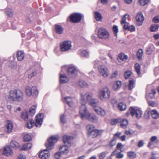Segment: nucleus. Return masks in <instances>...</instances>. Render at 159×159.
<instances>
[{"instance_id":"nucleus-1","label":"nucleus","mask_w":159,"mask_h":159,"mask_svg":"<svg viewBox=\"0 0 159 159\" xmlns=\"http://www.w3.org/2000/svg\"><path fill=\"white\" fill-rule=\"evenodd\" d=\"M80 114L81 118L82 119H88L89 121L93 123H97L98 122V117L93 114L89 113L87 111V108L86 106L83 105L80 107Z\"/></svg>"},{"instance_id":"nucleus-2","label":"nucleus","mask_w":159,"mask_h":159,"mask_svg":"<svg viewBox=\"0 0 159 159\" xmlns=\"http://www.w3.org/2000/svg\"><path fill=\"white\" fill-rule=\"evenodd\" d=\"M87 101H88L90 105L94 107H97L99 101L97 99L93 98L92 94L90 93H87L84 95H81L80 103L82 107L83 105L85 106Z\"/></svg>"},{"instance_id":"nucleus-3","label":"nucleus","mask_w":159,"mask_h":159,"mask_svg":"<svg viewBox=\"0 0 159 159\" xmlns=\"http://www.w3.org/2000/svg\"><path fill=\"white\" fill-rule=\"evenodd\" d=\"M24 95L23 92L20 90H11L10 92L9 98L12 101L22 102L24 100Z\"/></svg>"},{"instance_id":"nucleus-4","label":"nucleus","mask_w":159,"mask_h":159,"mask_svg":"<svg viewBox=\"0 0 159 159\" xmlns=\"http://www.w3.org/2000/svg\"><path fill=\"white\" fill-rule=\"evenodd\" d=\"M110 94V89L106 87L100 91L98 95L101 100L105 101L109 99Z\"/></svg>"},{"instance_id":"nucleus-5","label":"nucleus","mask_w":159,"mask_h":159,"mask_svg":"<svg viewBox=\"0 0 159 159\" xmlns=\"http://www.w3.org/2000/svg\"><path fill=\"white\" fill-rule=\"evenodd\" d=\"M98 36L100 39H109L110 34L106 28L102 27L98 29Z\"/></svg>"},{"instance_id":"nucleus-6","label":"nucleus","mask_w":159,"mask_h":159,"mask_svg":"<svg viewBox=\"0 0 159 159\" xmlns=\"http://www.w3.org/2000/svg\"><path fill=\"white\" fill-rule=\"evenodd\" d=\"M58 136H53L50 137L48 139V142L46 143V146L47 149L51 150L54 148V144L58 140Z\"/></svg>"},{"instance_id":"nucleus-7","label":"nucleus","mask_w":159,"mask_h":159,"mask_svg":"<svg viewBox=\"0 0 159 159\" xmlns=\"http://www.w3.org/2000/svg\"><path fill=\"white\" fill-rule=\"evenodd\" d=\"M129 111L131 115L132 116H135L138 119L142 117L143 112L140 109L131 107L130 108Z\"/></svg>"},{"instance_id":"nucleus-8","label":"nucleus","mask_w":159,"mask_h":159,"mask_svg":"<svg viewBox=\"0 0 159 159\" xmlns=\"http://www.w3.org/2000/svg\"><path fill=\"white\" fill-rule=\"evenodd\" d=\"M72 47L71 42L69 41H65L60 45V49L62 52H66L71 49Z\"/></svg>"},{"instance_id":"nucleus-9","label":"nucleus","mask_w":159,"mask_h":159,"mask_svg":"<svg viewBox=\"0 0 159 159\" xmlns=\"http://www.w3.org/2000/svg\"><path fill=\"white\" fill-rule=\"evenodd\" d=\"M81 15L79 13H74L71 14L70 16V20L74 23L79 22L82 19Z\"/></svg>"},{"instance_id":"nucleus-10","label":"nucleus","mask_w":159,"mask_h":159,"mask_svg":"<svg viewBox=\"0 0 159 159\" xmlns=\"http://www.w3.org/2000/svg\"><path fill=\"white\" fill-rule=\"evenodd\" d=\"M59 150L61 152H57L54 154V157L56 159H59L61 157V154H66L69 152L68 148L66 146L60 147Z\"/></svg>"},{"instance_id":"nucleus-11","label":"nucleus","mask_w":159,"mask_h":159,"mask_svg":"<svg viewBox=\"0 0 159 159\" xmlns=\"http://www.w3.org/2000/svg\"><path fill=\"white\" fill-rule=\"evenodd\" d=\"M98 70L100 75L104 78L106 77L109 75V70L103 66L100 65L98 67Z\"/></svg>"},{"instance_id":"nucleus-12","label":"nucleus","mask_w":159,"mask_h":159,"mask_svg":"<svg viewBox=\"0 0 159 159\" xmlns=\"http://www.w3.org/2000/svg\"><path fill=\"white\" fill-rule=\"evenodd\" d=\"M66 66H64L62 67V70L60 73V83L62 84L66 83L68 81V79L65 75L62 74L63 70L65 69Z\"/></svg>"},{"instance_id":"nucleus-13","label":"nucleus","mask_w":159,"mask_h":159,"mask_svg":"<svg viewBox=\"0 0 159 159\" xmlns=\"http://www.w3.org/2000/svg\"><path fill=\"white\" fill-rule=\"evenodd\" d=\"M43 117V113H39L35 117V126L36 127H39L41 125Z\"/></svg>"},{"instance_id":"nucleus-14","label":"nucleus","mask_w":159,"mask_h":159,"mask_svg":"<svg viewBox=\"0 0 159 159\" xmlns=\"http://www.w3.org/2000/svg\"><path fill=\"white\" fill-rule=\"evenodd\" d=\"M3 153L6 156L10 157L13 155L14 152L10 146H7L4 148Z\"/></svg>"},{"instance_id":"nucleus-15","label":"nucleus","mask_w":159,"mask_h":159,"mask_svg":"<svg viewBox=\"0 0 159 159\" xmlns=\"http://www.w3.org/2000/svg\"><path fill=\"white\" fill-rule=\"evenodd\" d=\"M136 19L137 25L139 26L141 25L144 19L143 13L141 12L138 13L136 16Z\"/></svg>"},{"instance_id":"nucleus-16","label":"nucleus","mask_w":159,"mask_h":159,"mask_svg":"<svg viewBox=\"0 0 159 159\" xmlns=\"http://www.w3.org/2000/svg\"><path fill=\"white\" fill-rule=\"evenodd\" d=\"M13 127V123L11 121H7L5 125L6 132L8 134L11 133Z\"/></svg>"},{"instance_id":"nucleus-17","label":"nucleus","mask_w":159,"mask_h":159,"mask_svg":"<svg viewBox=\"0 0 159 159\" xmlns=\"http://www.w3.org/2000/svg\"><path fill=\"white\" fill-rule=\"evenodd\" d=\"M50 156L49 152L46 149L44 150L39 154V157L42 159H46L48 158Z\"/></svg>"},{"instance_id":"nucleus-18","label":"nucleus","mask_w":159,"mask_h":159,"mask_svg":"<svg viewBox=\"0 0 159 159\" xmlns=\"http://www.w3.org/2000/svg\"><path fill=\"white\" fill-rule=\"evenodd\" d=\"M66 71L68 75L72 77L75 76L77 72L76 70L73 67L68 68Z\"/></svg>"},{"instance_id":"nucleus-19","label":"nucleus","mask_w":159,"mask_h":159,"mask_svg":"<svg viewBox=\"0 0 159 159\" xmlns=\"http://www.w3.org/2000/svg\"><path fill=\"white\" fill-rule=\"evenodd\" d=\"M73 139V137L64 135L63 137V141L64 143H67L68 146H70V141Z\"/></svg>"},{"instance_id":"nucleus-20","label":"nucleus","mask_w":159,"mask_h":159,"mask_svg":"<svg viewBox=\"0 0 159 159\" xmlns=\"http://www.w3.org/2000/svg\"><path fill=\"white\" fill-rule=\"evenodd\" d=\"M55 30L56 33L57 34H62L63 33L64 28L61 25H55Z\"/></svg>"},{"instance_id":"nucleus-21","label":"nucleus","mask_w":159,"mask_h":159,"mask_svg":"<svg viewBox=\"0 0 159 159\" xmlns=\"http://www.w3.org/2000/svg\"><path fill=\"white\" fill-rule=\"evenodd\" d=\"M78 54L82 57H87L89 56V52L86 50L80 49L78 52Z\"/></svg>"},{"instance_id":"nucleus-22","label":"nucleus","mask_w":159,"mask_h":159,"mask_svg":"<svg viewBox=\"0 0 159 159\" xmlns=\"http://www.w3.org/2000/svg\"><path fill=\"white\" fill-rule=\"evenodd\" d=\"M95 111L98 114L103 116L105 115V111L104 110L99 107H97L94 108Z\"/></svg>"},{"instance_id":"nucleus-23","label":"nucleus","mask_w":159,"mask_h":159,"mask_svg":"<svg viewBox=\"0 0 159 159\" xmlns=\"http://www.w3.org/2000/svg\"><path fill=\"white\" fill-rule=\"evenodd\" d=\"M94 16L96 20L97 21H102V17L101 14L98 11H95L94 13Z\"/></svg>"},{"instance_id":"nucleus-24","label":"nucleus","mask_w":159,"mask_h":159,"mask_svg":"<svg viewBox=\"0 0 159 159\" xmlns=\"http://www.w3.org/2000/svg\"><path fill=\"white\" fill-rule=\"evenodd\" d=\"M16 57L18 61H22L25 57L24 52L21 51H18L17 52Z\"/></svg>"},{"instance_id":"nucleus-25","label":"nucleus","mask_w":159,"mask_h":159,"mask_svg":"<svg viewBox=\"0 0 159 159\" xmlns=\"http://www.w3.org/2000/svg\"><path fill=\"white\" fill-rule=\"evenodd\" d=\"M127 58L128 57L126 55L121 53L119 55L118 60L119 62H121L122 61H125Z\"/></svg>"},{"instance_id":"nucleus-26","label":"nucleus","mask_w":159,"mask_h":159,"mask_svg":"<svg viewBox=\"0 0 159 159\" xmlns=\"http://www.w3.org/2000/svg\"><path fill=\"white\" fill-rule=\"evenodd\" d=\"M116 155V158L118 159L122 158L124 157V154L120 153V152H117V150H116L114 151L111 153V155L114 156Z\"/></svg>"},{"instance_id":"nucleus-27","label":"nucleus","mask_w":159,"mask_h":159,"mask_svg":"<svg viewBox=\"0 0 159 159\" xmlns=\"http://www.w3.org/2000/svg\"><path fill=\"white\" fill-rule=\"evenodd\" d=\"M121 85V83L120 81H117L116 83L113 85V89L114 90L117 91L120 88Z\"/></svg>"},{"instance_id":"nucleus-28","label":"nucleus","mask_w":159,"mask_h":159,"mask_svg":"<svg viewBox=\"0 0 159 159\" xmlns=\"http://www.w3.org/2000/svg\"><path fill=\"white\" fill-rule=\"evenodd\" d=\"M32 144L30 143H26L21 148V150H30L31 148Z\"/></svg>"},{"instance_id":"nucleus-29","label":"nucleus","mask_w":159,"mask_h":159,"mask_svg":"<svg viewBox=\"0 0 159 159\" xmlns=\"http://www.w3.org/2000/svg\"><path fill=\"white\" fill-rule=\"evenodd\" d=\"M118 109L120 111H124L127 108L126 104L123 102H120L118 105Z\"/></svg>"},{"instance_id":"nucleus-30","label":"nucleus","mask_w":159,"mask_h":159,"mask_svg":"<svg viewBox=\"0 0 159 159\" xmlns=\"http://www.w3.org/2000/svg\"><path fill=\"white\" fill-rule=\"evenodd\" d=\"M31 92L32 93L31 95L34 97H37L39 93V91L36 87L34 86L32 87Z\"/></svg>"},{"instance_id":"nucleus-31","label":"nucleus","mask_w":159,"mask_h":159,"mask_svg":"<svg viewBox=\"0 0 159 159\" xmlns=\"http://www.w3.org/2000/svg\"><path fill=\"white\" fill-rule=\"evenodd\" d=\"M120 122V126L123 128H125L128 124V120L125 119H121V121Z\"/></svg>"},{"instance_id":"nucleus-32","label":"nucleus","mask_w":159,"mask_h":159,"mask_svg":"<svg viewBox=\"0 0 159 159\" xmlns=\"http://www.w3.org/2000/svg\"><path fill=\"white\" fill-rule=\"evenodd\" d=\"M151 114L154 119H157L159 117V114L156 110H152L151 111Z\"/></svg>"},{"instance_id":"nucleus-33","label":"nucleus","mask_w":159,"mask_h":159,"mask_svg":"<svg viewBox=\"0 0 159 159\" xmlns=\"http://www.w3.org/2000/svg\"><path fill=\"white\" fill-rule=\"evenodd\" d=\"M65 100L67 104L70 106L71 107L73 104V101L72 98L69 97L65 98Z\"/></svg>"},{"instance_id":"nucleus-34","label":"nucleus","mask_w":159,"mask_h":159,"mask_svg":"<svg viewBox=\"0 0 159 159\" xmlns=\"http://www.w3.org/2000/svg\"><path fill=\"white\" fill-rule=\"evenodd\" d=\"M89 135L92 136L93 137H95L99 134V131L98 130L95 129L92 132L88 133Z\"/></svg>"},{"instance_id":"nucleus-35","label":"nucleus","mask_w":159,"mask_h":159,"mask_svg":"<svg viewBox=\"0 0 159 159\" xmlns=\"http://www.w3.org/2000/svg\"><path fill=\"white\" fill-rule=\"evenodd\" d=\"M36 107V106L34 105L33 106L30 107L29 112L31 116H32L34 115L35 112Z\"/></svg>"},{"instance_id":"nucleus-36","label":"nucleus","mask_w":159,"mask_h":159,"mask_svg":"<svg viewBox=\"0 0 159 159\" xmlns=\"http://www.w3.org/2000/svg\"><path fill=\"white\" fill-rule=\"evenodd\" d=\"M134 80L133 79L130 80L129 81V89H132L134 87Z\"/></svg>"},{"instance_id":"nucleus-37","label":"nucleus","mask_w":159,"mask_h":159,"mask_svg":"<svg viewBox=\"0 0 159 159\" xmlns=\"http://www.w3.org/2000/svg\"><path fill=\"white\" fill-rule=\"evenodd\" d=\"M10 145L11 147L13 148L17 149L19 147V143L16 141L13 140L10 143Z\"/></svg>"},{"instance_id":"nucleus-38","label":"nucleus","mask_w":159,"mask_h":159,"mask_svg":"<svg viewBox=\"0 0 159 159\" xmlns=\"http://www.w3.org/2000/svg\"><path fill=\"white\" fill-rule=\"evenodd\" d=\"M128 156L131 159H134L136 157V155L134 152H129L127 153Z\"/></svg>"},{"instance_id":"nucleus-39","label":"nucleus","mask_w":159,"mask_h":159,"mask_svg":"<svg viewBox=\"0 0 159 159\" xmlns=\"http://www.w3.org/2000/svg\"><path fill=\"white\" fill-rule=\"evenodd\" d=\"M32 88L28 86H27L25 87V92L27 95L29 96H30L32 94L31 92Z\"/></svg>"},{"instance_id":"nucleus-40","label":"nucleus","mask_w":159,"mask_h":159,"mask_svg":"<svg viewBox=\"0 0 159 159\" xmlns=\"http://www.w3.org/2000/svg\"><path fill=\"white\" fill-rule=\"evenodd\" d=\"M135 70L138 75L140 74V66L138 63H136L134 66Z\"/></svg>"},{"instance_id":"nucleus-41","label":"nucleus","mask_w":159,"mask_h":159,"mask_svg":"<svg viewBox=\"0 0 159 159\" xmlns=\"http://www.w3.org/2000/svg\"><path fill=\"white\" fill-rule=\"evenodd\" d=\"M108 153L107 151H104L99 154L98 156L99 159L104 158Z\"/></svg>"},{"instance_id":"nucleus-42","label":"nucleus","mask_w":159,"mask_h":159,"mask_svg":"<svg viewBox=\"0 0 159 159\" xmlns=\"http://www.w3.org/2000/svg\"><path fill=\"white\" fill-rule=\"evenodd\" d=\"M121 121V119H112L110 120V124L112 125H115Z\"/></svg>"},{"instance_id":"nucleus-43","label":"nucleus","mask_w":159,"mask_h":159,"mask_svg":"<svg viewBox=\"0 0 159 159\" xmlns=\"http://www.w3.org/2000/svg\"><path fill=\"white\" fill-rule=\"evenodd\" d=\"M5 12L6 14L8 16L11 17L12 16L13 11L11 9L8 8L6 10Z\"/></svg>"},{"instance_id":"nucleus-44","label":"nucleus","mask_w":159,"mask_h":159,"mask_svg":"<svg viewBox=\"0 0 159 159\" xmlns=\"http://www.w3.org/2000/svg\"><path fill=\"white\" fill-rule=\"evenodd\" d=\"M87 129L88 132V134L94 130V125L91 124L88 125L87 126Z\"/></svg>"},{"instance_id":"nucleus-45","label":"nucleus","mask_w":159,"mask_h":159,"mask_svg":"<svg viewBox=\"0 0 159 159\" xmlns=\"http://www.w3.org/2000/svg\"><path fill=\"white\" fill-rule=\"evenodd\" d=\"M34 123V120H31L30 121L26 123V126L29 129H31L32 128L33 125Z\"/></svg>"},{"instance_id":"nucleus-46","label":"nucleus","mask_w":159,"mask_h":159,"mask_svg":"<svg viewBox=\"0 0 159 159\" xmlns=\"http://www.w3.org/2000/svg\"><path fill=\"white\" fill-rule=\"evenodd\" d=\"M66 116L65 114H61L60 116V119L61 122L63 123H66Z\"/></svg>"},{"instance_id":"nucleus-47","label":"nucleus","mask_w":159,"mask_h":159,"mask_svg":"<svg viewBox=\"0 0 159 159\" xmlns=\"http://www.w3.org/2000/svg\"><path fill=\"white\" fill-rule=\"evenodd\" d=\"M24 140L25 141H28L31 139V137L30 135L29 134H25L23 137Z\"/></svg>"},{"instance_id":"nucleus-48","label":"nucleus","mask_w":159,"mask_h":159,"mask_svg":"<svg viewBox=\"0 0 159 159\" xmlns=\"http://www.w3.org/2000/svg\"><path fill=\"white\" fill-rule=\"evenodd\" d=\"M143 54V51L142 49L139 50L137 53V55L138 58L139 60H140L142 57Z\"/></svg>"},{"instance_id":"nucleus-49","label":"nucleus","mask_w":159,"mask_h":159,"mask_svg":"<svg viewBox=\"0 0 159 159\" xmlns=\"http://www.w3.org/2000/svg\"><path fill=\"white\" fill-rule=\"evenodd\" d=\"M79 84V85L82 87H87V84L86 82L83 80L80 81Z\"/></svg>"},{"instance_id":"nucleus-50","label":"nucleus","mask_w":159,"mask_h":159,"mask_svg":"<svg viewBox=\"0 0 159 159\" xmlns=\"http://www.w3.org/2000/svg\"><path fill=\"white\" fill-rule=\"evenodd\" d=\"M159 27L158 25L154 24L152 25L151 27V31L154 32L158 30Z\"/></svg>"},{"instance_id":"nucleus-51","label":"nucleus","mask_w":159,"mask_h":159,"mask_svg":"<svg viewBox=\"0 0 159 159\" xmlns=\"http://www.w3.org/2000/svg\"><path fill=\"white\" fill-rule=\"evenodd\" d=\"M21 117L25 120L27 121L28 119V115L26 112H23L22 113Z\"/></svg>"},{"instance_id":"nucleus-52","label":"nucleus","mask_w":159,"mask_h":159,"mask_svg":"<svg viewBox=\"0 0 159 159\" xmlns=\"http://www.w3.org/2000/svg\"><path fill=\"white\" fill-rule=\"evenodd\" d=\"M140 4L142 6L146 5L149 2V0H139Z\"/></svg>"},{"instance_id":"nucleus-53","label":"nucleus","mask_w":159,"mask_h":159,"mask_svg":"<svg viewBox=\"0 0 159 159\" xmlns=\"http://www.w3.org/2000/svg\"><path fill=\"white\" fill-rule=\"evenodd\" d=\"M113 31L114 32V34L116 36H117V33L118 31V27L116 25H114L113 27Z\"/></svg>"},{"instance_id":"nucleus-54","label":"nucleus","mask_w":159,"mask_h":159,"mask_svg":"<svg viewBox=\"0 0 159 159\" xmlns=\"http://www.w3.org/2000/svg\"><path fill=\"white\" fill-rule=\"evenodd\" d=\"M116 143V141L115 139L112 140L109 142L108 145H109L111 148L115 146Z\"/></svg>"},{"instance_id":"nucleus-55","label":"nucleus","mask_w":159,"mask_h":159,"mask_svg":"<svg viewBox=\"0 0 159 159\" xmlns=\"http://www.w3.org/2000/svg\"><path fill=\"white\" fill-rule=\"evenodd\" d=\"M129 17L128 15H125L122 18V20L121 21V24H123L126 23V20L127 18Z\"/></svg>"},{"instance_id":"nucleus-56","label":"nucleus","mask_w":159,"mask_h":159,"mask_svg":"<svg viewBox=\"0 0 159 159\" xmlns=\"http://www.w3.org/2000/svg\"><path fill=\"white\" fill-rule=\"evenodd\" d=\"M148 102L149 105L150 106L153 107L157 106L156 103L154 101H148Z\"/></svg>"},{"instance_id":"nucleus-57","label":"nucleus","mask_w":159,"mask_h":159,"mask_svg":"<svg viewBox=\"0 0 159 159\" xmlns=\"http://www.w3.org/2000/svg\"><path fill=\"white\" fill-rule=\"evenodd\" d=\"M123 147V145L121 143H117L116 146V148L117 149H119L121 152H122V151L121 150V149Z\"/></svg>"},{"instance_id":"nucleus-58","label":"nucleus","mask_w":159,"mask_h":159,"mask_svg":"<svg viewBox=\"0 0 159 159\" xmlns=\"http://www.w3.org/2000/svg\"><path fill=\"white\" fill-rule=\"evenodd\" d=\"M37 73V71L36 70L34 71L30 74L29 76L28 77L29 79H31L33 76L35 75Z\"/></svg>"},{"instance_id":"nucleus-59","label":"nucleus","mask_w":159,"mask_h":159,"mask_svg":"<svg viewBox=\"0 0 159 159\" xmlns=\"http://www.w3.org/2000/svg\"><path fill=\"white\" fill-rule=\"evenodd\" d=\"M131 75V72L130 71L126 72L124 75L125 79H127Z\"/></svg>"},{"instance_id":"nucleus-60","label":"nucleus","mask_w":159,"mask_h":159,"mask_svg":"<svg viewBox=\"0 0 159 159\" xmlns=\"http://www.w3.org/2000/svg\"><path fill=\"white\" fill-rule=\"evenodd\" d=\"M134 133V131L132 130H126L125 131V134L127 135H130Z\"/></svg>"},{"instance_id":"nucleus-61","label":"nucleus","mask_w":159,"mask_h":159,"mask_svg":"<svg viewBox=\"0 0 159 159\" xmlns=\"http://www.w3.org/2000/svg\"><path fill=\"white\" fill-rule=\"evenodd\" d=\"M152 20L155 23H157L159 22V18L158 16H156L154 17L153 19Z\"/></svg>"},{"instance_id":"nucleus-62","label":"nucleus","mask_w":159,"mask_h":159,"mask_svg":"<svg viewBox=\"0 0 159 159\" xmlns=\"http://www.w3.org/2000/svg\"><path fill=\"white\" fill-rule=\"evenodd\" d=\"M135 29V27L132 25L131 26H129V27L128 29V30H129L131 32L134 31Z\"/></svg>"},{"instance_id":"nucleus-63","label":"nucleus","mask_w":159,"mask_h":159,"mask_svg":"<svg viewBox=\"0 0 159 159\" xmlns=\"http://www.w3.org/2000/svg\"><path fill=\"white\" fill-rule=\"evenodd\" d=\"M144 142L143 140L140 141L138 143V146L140 148L143 145Z\"/></svg>"},{"instance_id":"nucleus-64","label":"nucleus","mask_w":159,"mask_h":159,"mask_svg":"<svg viewBox=\"0 0 159 159\" xmlns=\"http://www.w3.org/2000/svg\"><path fill=\"white\" fill-rule=\"evenodd\" d=\"M18 159H26V158L25 155L20 154L18 156Z\"/></svg>"}]
</instances>
